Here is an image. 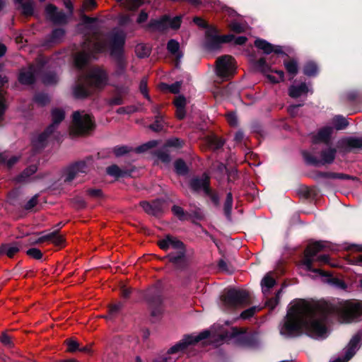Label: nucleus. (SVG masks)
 I'll list each match as a JSON object with an SVG mask.
<instances>
[{
	"label": "nucleus",
	"instance_id": "nucleus-1",
	"mask_svg": "<svg viewBox=\"0 0 362 362\" xmlns=\"http://www.w3.org/2000/svg\"><path fill=\"white\" fill-rule=\"evenodd\" d=\"M327 314L336 315L342 322H352L362 315V303L299 300L288 309L280 332L282 335L291 337L303 329L313 337H320L326 332L325 320Z\"/></svg>",
	"mask_w": 362,
	"mask_h": 362
},
{
	"label": "nucleus",
	"instance_id": "nucleus-2",
	"mask_svg": "<svg viewBox=\"0 0 362 362\" xmlns=\"http://www.w3.org/2000/svg\"><path fill=\"white\" fill-rule=\"evenodd\" d=\"M108 77L106 71L101 68L93 69L86 78L87 86L78 84L73 90L74 96L78 99L88 97L93 89H100L107 84Z\"/></svg>",
	"mask_w": 362,
	"mask_h": 362
},
{
	"label": "nucleus",
	"instance_id": "nucleus-3",
	"mask_svg": "<svg viewBox=\"0 0 362 362\" xmlns=\"http://www.w3.org/2000/svg\"><path fill=\"white\" fill-rule=\"evenodd\" d=\"M158 245L163 250H173L165 257L177 268H182L186 264V250L184 243L177 238L167 235L158 241Z\"/></svg>",
	"mask_w": 362,
	"mask_h": 362
},
{
	"label": "nucleus",
	"instance_id": "nucleus-4",
	"mask_svg": "<svg viewBox=\"0 0 362 362\" xmlns=\"http://www.w3.org/2000/svg\"><path fill=\"white\" fill-rule=\"evenodd\" d=\"M106 48L105 37L100 34H95L90 40L84 42L83 51L78 52L74 59L77 67L81 68L85 66L93 54L103 52Z\"/></svg>",
	"mask_w": 362,
	"mask_h": 362
},
{
	"label": "nucleus",
	"instance_id": "nucleus-5",
	"mask_svg": "<svg viewBox=\"0 0 362 362\" xmlns=\"http://www.w3.org/2000/svg\"><path fill=\"white\" fill-rule=\"evenodd\" d=\"M250 303L249 293L245 290L228 289L221 296V307L226 311L244 307Z\"/></svg>",
	"mask_w": 362,
	"mask_h": 362
},
{
	"label": "nucleus",
	"instance_id": "nucleus-6",
	"mask_svg": "<svg viewBox=\"0 0 362 362\" xmlns=\"http://www.w3.org/2000/svg\"><path fill=\"white\" fill-rule=\"evenodd\" d=\"M325 247V243L322 241H317L308 245L305 250L303 264L305 267V269L308 271L319 274L323 276H330V274L329 272H324L320 269L313 268V263L315 262V256L317 253L322 251Z\"/></svg>",
	"mask_w": 362,
	"mask_h": 362
},
{
	"label": "nucleus",
	"instance_id": "nucleus-7",
	"mask_svg": "<svg viewBox=\"0 0 362 362\" xmlns=\"http://www.w3.org/2000/svg\"><path fill=\"white\" fill-rule=\"evenodd\" d=\"M94 124L90 115L74 112L73 114V124L71 129V134L74 135H83L93 128Z\"/></svg>",
	"mask_w": 362,
	"mask_h": 362
},
{
	"label": "nucleus",
	"instance_id": "nucleus-8",
	"mask_svg": "<svg viewBox=\"0 0 362 362\" xmlns=\"http://www.w3.org/2000/svg\"><path fill=\"white\" fill-rule=\"evenodd\" d=\"M235 71V62L233 57L230 55H223L217 59L216 74L218 77L228 80L234 75Z\"/></svg>",
	"mask_w": 362,
	"mask_h": 362
},
{
	"label": "nucleus",
	"instance_id": "nucleus-9",
	"mask_svg": "<svg viewBox=\"0 0 362 362\" xmlns=\"http://www.w3.org/2000/svg\"><path fill=\"white\" fill-rule=\"evenodd\" d=\"M64 117L65 113L62 109H53L52 110V123L36 139L33 141V144L36 146H42L46 139L57 129L58 124L64 120Z\"/></svg>",
	"mask_w": 362,
	"mask_h": 362
},
{
	"label": "nucleus",
	"instance_id": "nucleus-10",
	"mask_svg": "<svg viewBox=\"0 0 362 362\" xmlns=\"http://www.w3.org/2000/svg\"><path fill=\"white\" fill-rule=\"evenodd\" d=\"M209 334L210 332L209 331H204L197 336H185L181 341L168 350V354H178V355H180L189 345L208 338Z\"/></svg>",
	"mask_w": 362,
	"mask_h": 362
},
{
	"label": "nucleus",
	"instance_id": "nucleus-11",
	"mask_svg": "<svg viewBox=\"0 0 362 362\" xmlns=\"http://www.w3.org/2000/svg\"><path fill=\"white\" fill-rule=\"evenodd\" d=\"M125 42V35L122 31L115 33L111 39V54L118 57V65L122 71L125 69V63L120 58Z\"/></svg>",
	"mask_w": 362,
	"mask_h": 362
},
{
	"label": "nucleus",
	"instance_id": "nucleus-12",
	"mask_svg": "<svg viewBox=\"0 0 362 362\" xmlns=\"http://www.w3.org/2000/svg\"><path fill=\"white\" fill-rule=\"evenodd\" d=\"M255 68L259 71L266 74L267 77L272 83H279L284 79V71L281 70H272L271 67L267 64L264 58H260L256 62Z\"/></svg>",
	"mask_w": 362,
	"mask_h": 362
},
{
	"label": "nucleus",
	"instance_id": "nucleus-13",
	"mask_svg": "<svg viewBox=\"0 0 362 362\" xmlns=\"http://www.w3.org/2000/svg\"><path fill=\"white\" fill-rule=\"evenodd\" d=\"M337 151L334 148H327L320 153V159L317 158L315 156L305 152L303 156L305 160L310 164L318 165L332 163L334 160Z\"/></svg>",
	"mask_w": 362,
	"mask_h": 362
},
{
	"label": "nucleus",
	"instance_id": "nucleus-14",
	"mask_svg": "<svg viewBox=\"0 0 362 362\" xmlns=\"http://www.w3.org/2000/svg\"><path fill=\"white\" fill-rule=\"evenodd\" d=\"M139 204L146 214L156 217L162 216L168 209V204L163 199H155L152 202L142 201Z\"/></svg>",
	"mask_w": 362,
	"mask_h": 362
},
{
	"label": "nucleus",
	"instance_id": "nucleus-15",
	"mask_svg": "<svg viewBox=\"0 0 362 362\" xmlns=\"http://www.w3.org/2000/svg\"><path fill=\"white\" fill-rule=\"evenodd\" d=\"M89 171V167L86 161H79L69 166L64 173V181L71 182L81 175L86 174Z\"/></svg>",
	"mask_w": 362,
	"mask_h": 362
},
{
	"label": "nucleus",
	"instance_id": "nucleus-16",
	"mask_svg": "<svg viewBox=\"0 0 362 362\" xmlns=\"http://www.w3.org/2000/svg\"><path fill=\"white\" fill-rule=\"evenodd\" d=\"M180 24L181 16H176L173 18H170L168 16H164L160 20L151 21L149 23V26L158 30H164L168 28L177 29L180 28Z\"/></svg>",
	"mask_w": 362,
	"mask_h": 362
},
{
	"label": "nucleus",
	"instance_id": "nucleus-17",
	"mask_svg": "<svg viewBox=\"0 0 362 362\" xmlns=\"http://www.w3.org/2000/svg\"><path fill=\"white\" fill-rule=\"evenodd\" d=\"M156 141H150L143 146L137 147L135 149L127 146H117L113 148L112 152L116 157H120L132 151H135L136 153H142L146 150L156 146Z\"/></svg>",
	"mask_w": 362,
	"mask_h": 362
},
{
	"label": "nucleus",
	"instance_id": "nucleus-18",
	"mask_svg": "<svg viewBox=\"0 0 362 362\" xmlns=\"http://www.w3.org/2000/svg\"><path fill=\"white\" fill-rule=\"evenodd\" d=\"M190 187L195 192L203 190L206 195H210L209 177L204 174L201 177L192 179L190 181Z\"/></svg>",
	"mask_w": 362,
	"mask_h": 362
},
{
	"label": "nucleus",
	"instance_id": "nucleus-19",
	"mask_svg": "<svg viewBox=\"0 0 362 362\" xmlns=\"http://www.w3.org/2000/svg\"><path fill=\"white\" fill-rule=\"evenodd\" d=\"M234 39L233 35H211L207 40V46L211 49H217L223 43L230 42Z\"/></svg>",
	"mask_w": 362,
	"mask_h": 362
},
{
	"label": "nucleus",
	"instance_id": "nucleus-20",
	"mask_svg": "<svg viewBox=\"0 0 362 362\" xmlns=\"http://www.w3.org/2000/svg\"><path fill=\"white\" fill-rule=\"evenodd\" d=\"M36 66L30 65L27 69H23L19 74L18 80L22 84L30 85L35 81Z\"/></svg>",
	"mask_w": 362,
	"mask_h": 362
},
{
	"label": "nucleus",
	"instance_id": "nucleus-21",
	"mask_svg": "<svg viewBox=\"0 0 362 362\" xmlns=\"http://www.w3.org/2000/svg\"><path fill=\"white\" fill-rule=\"evenodd\" d=\"M22 242H16L11 244H3L0 246V253L4 254L9 258H12L24 246Z\"/></svg>",
	"mask_w": 362,
	"mask_h": 362
},
{
	"label": "nucleus",
	"instance_id": "nucleus-22",
	"mask_svg": "<svg viewBox=\"0 0 362 362\" xmlns=\"http://www.w3.org/2000/svg\"><path fill=\"white\" fill-rule=\"evenodd\" d=\"M48 18L54 23H62L65 21L66 16L62 12H57V8L52 4H48L45 8Z\"/></svg>",
	"mask_w": 362,
	"mask_h": 362
},
{
	"label": "nucleus",
	"instance_id": "nucleus-23",
	"mask_svg": "<svg viewBox=\"0 0 362 362\" xmlns=\"http://www.w3.org/2000/svg\"><path fill=\"white\" fill-rule=\"evenodd\" d=\"M332 128L325 127L319 130L317 134L312 136L313 142L315 144L323 142L327 144L329 141Z\"/></svg>",
	"mask_w": 362,
	"mask_h": 362
},
{
	"label": "nucleus",
	"instance_id": "nucleus-24",
	"mask_svg": "<svg viewBox=\"0 0 362 362\" xmlns=\"http://www.w3.org/2000/svg\"><path fill=\"white\" fill-rule=\"evenodd\" d=\"M309 91L308 86L305 83L299 85H292L288 89V95L293 98L306 95Z\"/></svg>",
	"mask_w": 362,
	"mask_h": 362
},
{
	"label": "nucleus",
	"instance_id": "nucleus-25",
	"mask_svg": "<svg viewBox=\"0 0 362 362\" xmlns=\"http://www.w3.org/2000/svg\"><path fill=\"white\" fill-rule=\"evenodd\" d=\"M360 341V337L356 335L353 337V338L350 340L348 346L346 348L345 351V358L342 359L345 362H347L350 360L353 356L355 354L356 351L357 349L358 343Z\"/></svg>",
	"mask_w": 362,
	"mask_h": 362
},
{
	"label": "nucleus",
	"instance_id": "nucleus-26",
	"mask_svg": "<svg viewBox=\"0 0 362 362\" xmlns=\"http://www.w3.org/2000/svg\"><path fill=\"white\" fill-rule=\"evenodd\" d=\"M255 46L262 50L264 53L269 54L272 53V52H274L276 53H281V48H276L274 49V46L268 42L267 41L262 39H257L255 41Z\"/></svg>",
	"mask_w": 362,
	"mask_h": 362
},
{
	"label": "nucleus",
	"instance_id": "nucleus-27",
	"mask_svg": "<svg viewBox=\"0 0 362 362\" xmlns=\"http://www.w3.org/2000/svg\"><path fill=\"white\" fill-rule=\"evenodd\" d=\"M167 49L168 52L176 58L177 63H178L183 55L180 50L179 42L175 40H169L167 44Z\"/></svg>",
	"mask_w": 362,
	"mask_h": 362
},
{
	"label": "nucleus",
	"instance_id": "nucleus-28",
	"mask_svg": "<svg viewBox=\"0 0 362 362\" xmlns=\"http://www.w3.org/2000/svg\"><path fill=\"white\" fill-rule=\"evenodd\" d=\"M106 173L110 176L114 177L115 178H119L122 177H125L127 175H130V172L127 170H122L117 165H112L106 168Z\"/></svg>",
	"mask_w": 362,
	"mask_h": 362
},
{
	"label": "nucleus",
	"instance_id": "nucleus-29",
	"mask_svg": "<svg viewBox=\"0 0 362 362\" xmlns=\"http://www.w3.org/2000/svg\"><path fill=\"white\" fill-rule=\"evenodd\" d=\"M37 170V166L36 165H31L26 168L16 178L19 182H27L29 177L35 174Z\"/></svg>",
	"mask_w": 362,
	"mask_h": 362
},
{
	"label": "nucleus",
	"instance_id": "nucleus-30",
	"mask_svg": "<svg viewBox=\"0 0 362 362\" xmlns=\"http://www.w3.org/2000/svg\"><path fill=\"white\" fill-rule=\"evenodd\" d=\"M317 177L330 179H340V180H355L356 177L344 173H337L330 172H320L317 174Z\"/></svg>",
	"mask_w": 362,
	"mask_h": 362
},
{
	"label": "nucleus",
	"instance_id": "nucleus-31",
	"mask_svg": "<svg viewBox=\"0 0 362 362\" xmlns=\"http://www.w3.org/2000/svg\"><path fill=\"white\" fill-rule=\"evenodd\" d=\"M275 283L276 281L269 274L263 278L261 284L262 287V292L264 296H267L269 293L270 288L275 285Z\"/></svg>",
	"mask_w": 362,
	"mask_h": 362
},
{
	"label": "nucleus",
	"instance_id": "nucleus-32",
	"mask_svg": "<svg viewBox=\"0 0 362 362\" xmlns=\"http://www.w3.org/2000/svg\"><path fill=\"white\" fill-rule=\"evenodd\" d=\"M285 69L288 74L291 76V78H293L298 71V63L294 59H291L288 61H285L284 62Z\"/></svg>",
	"mask_w": 362,
	"mask_h": 362
},
{
	"label": "nucleus",
	"instance_id": "nucleus-33",
	"mask_svg": "<svg viewBox=\"0 0 362 362\" xmlns=\"http://www.w3.org/2000/svg\"><path fill=\"white\" fill-rule=\"evenodd\" d=\"M19 158L16 156H13L9 157L8 153L6 152L0 153V163H6L8 168H11L14 164H16Z\"/></svg>",
	"mask_w": 362,
	"mask_h": 362
},
{
	"label": "nucleus",
	"instance_id": "nucleus-34",
	"mask_svg": "<svg viewBox=\"0 0 362 362\" xmlns=\"http://www.w3.org/2000/svg\"><path fill=\"white\" fill-rule=\"evenodd\" d=\"M135 52L139 58L147 57L151 54V48L144 44H138L135 47Z\"/></svg>",
	"mask_w": 362,
	"mask_h": 362
},
{
	"label": "nucleus",
	"instance_id": "nucleus-35",
	"mask_svg": "<svg viewBox=\"0 0 362 362\" xmlns=\"http://www.w3.org/2000/svg\"><path fill=\"white\" fill-rule=\"evenodd\" d=\"M207 143L210 148L214 150L218 149L223 145V141L216 136H210L207 138Z\"/></svg>",
	"mask_w": 362,
	"mask_h": 362
},
{
	"label": "nucleus",
	"instance_id": "nucleus-36",
	"mask_svg": "<svg viewBox=\"0 0 362 362\" xmlns=\"http://www.w3.org/2000/svg\"><path fill=\"white\" fill-rule=\"evenodd\" d=\"M64 30L61 28L55 29L52 31V34L49 36V42L50 43H58L59 42L64 35Z\"/></svg>",
	"mask_w": 362,
	"mask_h": 362
},
{
	"label": "nucleus",
	"instance_id": "nucleus-37",
	"mask_svg": "<svg viewBox=\"0 0 362 362\" xmlns=\"http://www.w3.org/2000/svg\"><path fill=\"white\" fill-rule=\"evenodd\" d=\"M232 206H233V195L231 192H228L226 195V198L224 202V212L226 216L228 218H230L231 214V210H232Z\"/></svg>",
	"mask_w": 362,
	"mask_h": 362
},
{
	"label": "nucleus",
	"instance_id": "nucleus-38",
	"mask_svg": "<svg viewBox=\"0 0 362 362\" xmlns=\"http://www.w3.org/2000/svg\"><path fill=\"white\" fill-rule=\"evenodd\" d=\"M346 145L351 148H361L362 149V137H351L346 140Z\"/></svg>",
	"mask_w": 362,
	"mask_h": 362
},
{
	"label": "nucleus",
	"instance_id": "nucleus-39",
	"mask_svg": "<svg viewBox=\"0 0 362 362\" xmlns=\"http://www.w3.org/2000/svg\"><path fill=\"white\" fill-rule=\"evenodd\" d=\"M18 2L21 4L22 9H23V13L25 16H31L33 13L34 10V5L33 2L32 1H28L27 2H23L24 0H23L21 2L18 0H16Z\"/></svg>",
	"mask_w": 362,
	"mask_h": 362
},
{
	"label": "nucleus",
	"instance_id": "nucleus-40",
	"mask_svg": "<svg viewBox=\"0 0 362 362\" xmlns=\"http://www.w3.org/2000/svg\"><path fill=\"white\" fill-rule=\"evenodd\" d=\"M175 169L177 174L185 175L188 172V168L182 159H178L175 162Z\"/></svg>",
	"mask_w": 362,
	"mask_h": 362
},
{
	"label": "nucleus",
	"instance_id": "nucleus-41",
	"mask_svg": "<svg viewBox=\"0 0 362 362\" xmlns=\"http://www.w3.org/2000/svg\"><path fill=\"white\" fill-rule=\"evenodd\" d=\"M182 86V83L180 81H177L171 85H168L166 83L161 84L162 90H168L169 92L172 93H177L180 92V88Z\"/></svg>",
	"mask_w": 362,
	"mask_h": 362
},
{
	"label": "nucleus",
	"instance_id": "nucleus-42",
	"mask_svg": "<svg viewBox=\"0 0 362 362\" xmlns=\"http://www.w3.org/2000/svg\"><path fill=\"white\" fill-rule=\"evenodd\" d=\"M150 129L154 132H158L163 128V116L156 115L155 117V122L149 126Z\"/></svg>",
	"mask_w": 362,
	"mask_h": 362
},
{
	"label": "nucleus",
	"instance_id": "nucleus-43",
	"mask_svg": "<svg viewBox=\"0 0 362 362\" xmlns=\"http://www.w3.org/2000/svg\"><path fill=\"white\" fill-rule=\"evenodd\" d=\"M317 72V66L313 62L307 63L303 68V73L308 76H315Z\"/></svg>",
	"mask_w": 362,
	"mask_h": 362
},
{
	"label": "nucleus",
	"instance_id": "nucleus-44",
	"mask_svg": "<svg viewBox=\"0 0 362 362\" xmlns=\"http://www.w3.org/2000/svg\"><path fill=\"white\" fill-rule=\"evenodd\" d=\"M333 122L337 129H343L349 124L347 120L341 116H336L333 119Z\"/></svg>",
	"mask_w": 362,
	"mask_h": 362
},
{
	"label": "nucleus",
	"instance_id": "nucleus-45",
	"mask_svg": "<svg viewBox=\"0 0 362 362\" xmlns=\"http://www.w3.org/2000/svg\"><path fill=\"white\" fill-rule=\"evenodd\" d=\"M144 3V0H126V8L130 11L136 10Z\"/></svg>",
	"mask_w": 362,
	"mask_h": 362
},
{
	"label": "nucleus",
	"instance_id": "nucleus-46",
	"mask_svg": "<svg viewBox=\"0 0 362 362\" xmlns=\"http://www.w3.org/2000/svg\"><path fill=\"white\" fill-rule=\"evenodd\" d=\"M259 310H260V308L259 307H256V306L250 308L249 309L244 310L240 314V317L243 319H248L250 317H252L255 315V313H257V311H259Z\"/></svg>",
	"mask_w": 362,
	"mask_h": 362
},
{
	"label": "nucleus",
	"instance_id": "nucleus-47",
	"mask_svg": "<svg viewBox=\"0 0 362 362\" xmlns=\"http://www.w3.org/2000/svg\"><path fill=\"white\" fill-rule=\"evenodd\" d=\"M42 81L47 85L54 84L57 82V77L55 74L49 73L43 76Z\"/></svg>",
	"mask_w": 362,
	"mask_h": 362
},
{
	"label": "nucleus",
	"instance_id": "nucleus-48",
	"mask_svg": "<svg viewBox=\"0 0 362 362\" xmlns=\"http://www.w3.org/2000/svg\"><path fill=\"white\" fill-rule=\"evenodd\" d=\"M315 262H320V264H329L332 267H337V264H333L329 262V256L327 255H320L315 258Z\"/></svg>",
	"mask_w": 362,
	"mask_h": 362
},
{
	"label": "nucleus",
	"instance_id": "nucleus-49",
	"mask_svg": "<svg viewBox=\"0 0 362 362\" xmlns=\"http://www.w3.org/2000/svg\"><path fill=\"white\" fill-rule=\"evenodd\" d=\"M281 292V290H279L276 293L275 298L269 299L266 302V305L269 307L271 309H274L279 303Z\"/></svg>",
	"mask_w": 362,
	"mask_h": 362
},
{
	"label": "nucleus",
	"instance_id": "nucleus-50",
	"mask_svg": "<svg viewBox=\"0 0 362 362\" xmlns=\"http://www.w3.org/2000/svg\"><path fill=\"white\" fill-rule=\"evenodd\" d=\"M35 101L40 105H45L49 102V98L46 94L39 93L35 95Z\"/></svg>",
	"mask_w": 362,
	"mask_h": 362
},
{
	"label": "nucleus",
	"instance_id": "nucleus-51",
	"mask_svg": "<svg viewBox=\"0 0 362 362\" xmlns=\"http://www.w3.org/2000/svg\"><path fill=\"white\" fill-rule=\"evenodd\" d=\"M26 254L35 259H40L42 257V252L37 248H30L26 251Z\"/></svg>",
	"mask_w": 362,
	"mask_h": 362
},
{
	"label": "nucleus",
	"instance_id": "nucleus-52",
	"mask_svg": "<svg viewBox=\"0 0 362 362\" xmlns=\"http://www.w3.org/2000/svg\"><path fill=\"white\" fill-rule=\"evenodd\" d=\"M139 89L141 93L144 95L146 98L150 100V96L148 93L147 89V79L146 78H143L139 84Z\"/></svg>",
	"mask_w": 362,
	"mask_h": 362
},
{
	"label": "nucleus",
	"instance_id": "nucleus-53",
	"mask_svg": "<svg viewBox=\"0 0 362 362\" xmlns=\"http://www.w3.org/2000/svg\"><path fill=\"white\" fill-rule=\"evenodd\" d=\"M172 211L180 220L185 219V213L182 207L174 205L172 207Z\"/></svg>",
	"mask_w": 362,
	"mask_h": 362
},
{
	"label": "nucleus",
	"instance_id": "nucleus-54",
	"mask_svg": "<svg viewBox=\"0 0 362 362\" xmlns=\"http://www.w3.org/2000/svg\"><path fill=\"white\" fill-rule=\"evenodd\" d=\"M95 6L96 3L94 0H85L83 4L81 12L83 13L85 11L92 10L95 7Z\"/></svg>",
	"mask_w": 362,
	"mask_h": 362
},
{
	"label": "nucleus",
	"instance_id": "nucleus-55",
	"mask_svg": "<svg viewBox=\"0 0 362 362\" xmlns=\"http://www.w3.org/2000/svg\"><path fill=\"white\" fill-rule=\"evenodd\" d=\"M157 157L163 163H168L170 161V156L165 151H159L156 153Z\"/></svg>",
	"mask_w": 362,
	"mask_h": 362
},
{
	"label": "nucleus",
	"instance_id": "nucleus-56",
	"mask_svg": "<svg viewBox=\"0 0 362 362\" xmlns=\"http://www.w3.org/2000/svg\"><path fill=\"white\" fill-rule=\"evenodd\" d=\"M179 356L178 354H168V352L167 356L163 357L161 361L155 362H176Z\"/></svg>",
	"mask_w": 362,
	"mask_h": 362
},
{
	"label": "nucleus",
	"instance_id": "nucleus-57",
	"mask_svg": "<svg viewBox=\"0 0 362 362\" xmlns=\"http://www.w3.org/2000/svg\"><path fill=\"white\" fill-rule=\"evenodd\" d=\"M230 28L237 33H243L245 31V28L243 27V25L238 23V22H233L230 24Z\"/></svg>",
	"mask_w": 362,
	"mask_h": 362
},
{
	"label": "nucleus",
	"instance_id": "nucleus-58",
	"mask_svg": "<svg viewBox=\"0 0 362 362\" xmlns=\"http://www.w3.org/2000/svg\"><path fill=\"white\" fill-rule=\"evenodd\" d=\"M66 344L68 346V351L69 352H74L78 349L79 344L78 343V341H76L75 340H71V339L67 340Z\"/></svg>",
	"mask_w": 362,
	"mask_h": 362
},
{
	"label": "nucleus",
	"instance_id": "nucleus-59",
	"mask_svg": "<svg viewBox=\"0 0 362 362\" xmlns=\"http://www.w3.org/2000/svg\"><path fill=\"white\" fill-rule=\"evenodd\" d=\"M186 104V98L182 95L177 96L174 100V105L176 107H185Z\"/></svg>",
	"mask_w": 362,
	"mask_h": 362
},
{
	"label": "nucleus",
	"instance_id": "nucleus-60",
	"mask_svg": "<svg viewBox=\"0 0 362 362\" xmlns=\"http://www.w3.org/2000/svg\"><path fill=\"white\" fill-rule=\"evenodd\" d=\"M227 121L229 124L232 127H236L238 125V119L235 114L228 113L226 115Z\"/></svg>",
	"mask_w": 362,
	"mask_h": 362
},
{
	"label": "nucleus",
	"instance_id": "nucleus-61",
	"mask_svg": "<svg viewBox=\"0 0 362 362\" xmlns=\"http://www.w3.org/2000/svg\"><path fill=\"white\" fill-rule=\"evenodd\" d=\"M37 204V196H33L25 205L24 208L29 210L35 206Z\"/></svg>",
	"mask_w": 362,
	"mask_h": 362
},
{
	"label": "nucleus",
	"instance_id": "nucleus-62",
	"mask_svg": "<svg viewBox=\"0 0 362 362\" xmlns=\"http://www.w3.org/2000/svg\"><path fill=\"white\" fill-rule=\"evenodd\" d=\"M0 341L2 344H4L5 346H7L8 347H11L12 346V341L11 337L6 334H3L0 337Z\"/></svg>",
	"mask_w": 362,
	"mask_h": 362
},
{
	"label": "nucleus",
	"instance_id": "nucleus-63",
	"mask_svg": "<svg viewBox=\"0 0 362 362\" xmlns=\"http://www.w3.org/2000/svg\"><path fill=\"white\" fill-rule=\"evenodd\" d=\"M123 307V304L122 303H118L117 304L112 305L110 307L109 313L110 315H112L115 313H117L119 310Z\"/></svg>",
	"mask_w": 362,
	"mask_h": 362
},
{
	"label": "nucleus",
	"instance_id": "nucleus-64",
	"mask_svg": "<svg viewBox=\"0 0 362 362\" xmlns=\"http://www.w3.org/2000/svg\"><path fill=\"white\" fill-rule=\"evenodd\" d=\"M52 243L56 246H62L64 243V238L57 233Z\"/></svg>",
	"mask_w": 362,
	"mask_h": 362
}]
</instances>
